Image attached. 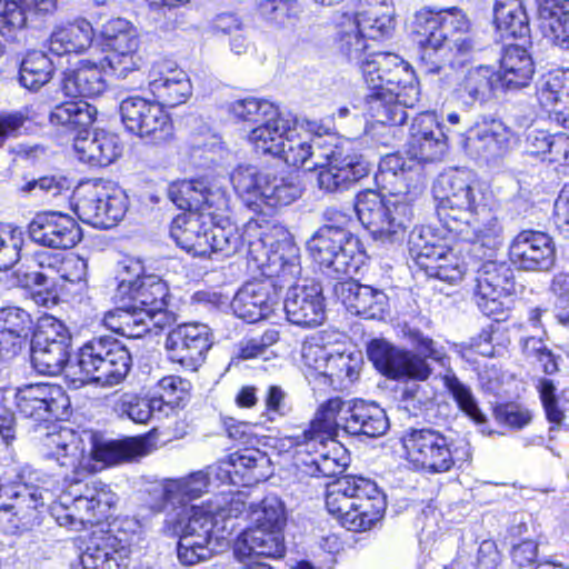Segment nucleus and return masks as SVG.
Instances as JSON below:
<instances>
[{"label": "nucleus", "instance_id": "obj_1", "mask_svg": "<svg viewBox=\"0 0 569 569\" xmlns=\"http://www.w3.org/2000/svg\"><path fill=\"white\" fill-rule=\"evenodd\" d=\"M433 192L438 218L448 232L475 248H485V256L501 248L502 226L483 202V194L472 186L468 170L452 169L440 174Z\"/></svg>", "mask_w": 569, "mask_h": 569}, {"label": "nucleus", "instance_id": "obj_2", "mask_svg": "<svg viewBox=\"0 0 569 569\" xmlns=\"http://www.w3.org/2000/svg\"><path fill=\"white\" fill-rule=\"evenodd\" d=\"M258 244L259 242L250 244V252L258 267L269 278L278 279V289L288 287L283 301L288 321L303 328L320 326L326 318L321 286L307 279L301 283L296 282L301 274L299 248L290 241L279 242L267 256V260H263L254 254L253 247Z\"/></svg>", "mask_w": 569, "mask_h": 569}, {"label": "nucleus", "instance_id": "obj_3", "mask_svg": "<svg viewBox=\"0 0 569 569\" xmlns=\"http://www.w3.org/2000/svg\"><path fill=\"white\" fill-rule=\"evenodd\" d=\"M469 21L457 8L416 13L412 22L415 41L421 48V68L427 74L439 73L448 63L452 68L463 66L475 51V42L463 36Z\"/></svg>", "mask_w": 569, "mask_h": 569}, {"label": "nucleus", "instance_id": "obj_4", "mask_svg": "<svg viewBox=\"0 0 569 569\" xmlns=\"http://www.w3.org/2000/svg\"><path fill=\"white\" fill-rule=\"evenodd\" d=\"M405 336L413 350L398 348L386 340L375 339L368 346V358L375 368L392 380L426 381L432 375L429 361L445 366L446 348L418 329L408 328Z\"/></svg>", "mask_w": 569, "mask_h": 569}, {"label": "nucleus", "instance_id": "obj_5", "mask_svg": "<svg viewBox=\"0 0 569 569\" xmlns=\"http://www.w3.org/2000/svg\"><path fill=\"white\" fill-rule=\"evenodd\" d=\"M326 506L348 530L367 531L381 520L387 502L376 482L348 475L329 485Z\"/></svg>", "mask_w": 569, "mask_h": 569}, {"label": "nucleus", "instance_id": "obj_6", "mask_svg": "<svg viewBox=\"0 0 569 569\" xmlns=\"http://www.w3.org/2000/svg\"><path fill=\"white\" fill-rule=\"evenodd\" d=\"M97 116V108L84 100L66 101L57 104L50 112L52 126L67 130H78L73 140V150L78 159L94 167H106L116 161L122 152L117 134L100 130L89 132Z\"/></svg>", "mask_w": 569, "mask_h": 569}, {"label": "nucleus", "instance_id": "obj_7", "mask_svg": "<svg viewBox=\"0 0 569 569\" xmlns=\"http://www.w3.org/2000/svg\"><path fill=\"white\" fill-rule=\"evenodd\" d=\"M390 197L366 189L360 191L355 201V211L361 224L373 239L381 242H396L403 238L411 222L413 212L407 193L390 189Z\"/></svg>", "mask_w": 569, "mask_h": 569}, {"label": "nucleus", "instance_id": "obj_8", "mask_svg": "<svg viewBox=\"0 0 569 569\" xmlns=\"http://www.w3.org/2000/svg\"><path fill=\"white\" fill-rule=\"evenodd\" d=\"M167 522L179 537L177 557L183 566H194L209 560L214 552V528L218 526L210 503L183 506Z\"/></svg>", "mask_w": 569, "mask_h": 569}, {"label": "nucleus", "instance_id": "obj_9", "mask_svg": "<svg viewBox=\"0 0 569 569\" xmlns=\"http://www.w3.org/2000/svg\"><path fill=\"white\" fill-rule=\"evenodd\" d=\"M76 367L82 373V380L113 387L127 378L132 357L119 339L112 336L94 337L79 349Z\"/></svg>", "mask_w": 569, "mask_h": 569}, {"label": "nucleus", "instance_id": "obj_10", "mask_svg": "<svg viewBox=\"0 0 569 569\" xmlns=\"http://www.w3.org/2000/svg\"><path fill=\"white\" fill-rule=\"evenodd\" d=\"M141 269L139 262L121 266L116 297L148 311L150 319L154 320V328L163 329L173 321V316L167 311V283L156 274L140 277Z\"/></svg>", "mask_w": 569, "mask_h": 569}, {"label": "nucleus", "instance_id": "obj_11", "mask_svg": "<svg viewBox=\"0 0 569 569\" xmlns=\"http://www.w3.org/2000/svg\"><path fill=\"white\" fill-rule=\"evenodd\" d=\"M70 347L71 335L61 320L50 315L38 319L31 340V362L39 373L57 376L64 369L72 372Z\"/></svg>", "mask_w": 569, "mask_h": 569}, {"label": "nucleus", "instance_id": "obj_12", "mask_svg": "<svg viewBox=\"0 0 569 569\" xmlns=\"http://www.w3.org/2000/svg\"><path fill=\"white\" fill-rule=\"evenodd\" d=\"M398 63V54L391 52H373L359 66L363 80L370 91L365 99V110L376 122L390 126L403 124L407 111L400 104L385 102L386 78L391 67Z\"/></svg>", "mask_w": 569, "mask_h": 569}, {"label": "nucleus", "instance_id": "obj_13", "mask_svg": "<svg viewBox=\"0 0 569 569\" xmlns=\"http://www.w3.org/2000/svg\"><path fill=\"white\" fill-rule=\"evenodd\" d=\"M358 239L346 228L321 227L308 241L315 262L329 277L341 278L358 269L355 261Z\"/></svg>", "mask_w": 569, "mask_h": 569}, {"label": "nucleus", "instance_id": "obj_14", "mask_svg": "<svg viewBox=\"0 0 569 569\" xmlns=\"http://www.w3.org/2000/svg\"><path fill=\"white\" fill-rule=\"evenodd\" d=\"M407 459L417 469L428 473L451 470L453 458L452 440L433 428L409 429L401 438Z\"/></svg>", "mask_w": 569, "mask_h": 569}, {"label": "nucleus", "instance_id": "obj_15", "mask_svg": "<svg viewBox=\"0 0 569 569\" xmlns=\"http://www.w3.org/2000/svg\"><path fill=\"white\" fill-rule=\"evenodd\" d=\"M410 251L417 266L429 278L455 284L466 273V263L451 249L436 242L430 228H422L410 237Z\"/></svg>", "mask_w": 569, "mask_h": 569}, {"label": "nucleus", "instance_id": "obj_16", "mask_svg": "<svg viewBox=\"0 0 569 569\" xmlns=\"http://www.w3.org/2000/svg\"><path fill=\"white\" fill-rule=\"evenodd\" d=\"M83 456L88 466H78L77 476L96 472L106 466L129 462L149 453V443L143 438L106 439L91 430L82 431Z\"/></svg>", "mask_w": 569, "mask_h": 569}, {"label": "nucleus", "instance_id": "obj_17", "mask_svg": "<svg viewBox=\"0 0 569 569\" xmlns=\"http://www.w3.org/2000/svg\"><path fill=\"white\" fill-rule=\"evenodd\" d=\"M119 111L124 128L149 142H164L173 133L169 114L156 100L130 96L121 101Z\"/></svg>", "mask_w": 569, "mask_h": 569}, {"label": "nucleus", "instance_id": "obj_18", "mask_svg": "<svg viewBox=\"0 0 569 569\" xmlns=\"http://www.w3.org/2000/svg\"><path fill=\"white\" fill-rule=\"evenodd\" d=\"M101 38L108 51L103 61L117 78L126 79L139 70L142 58L138 52V32L128 20L117 18L107 21L102 26Z\"/></svg>", "mask_w": 569, "mask_h": 569}, {"label": "nucleus", "instance_id": "obj_19", "mask_svg": "<svg viewBox=\"0 0 569 569\" xmlns=\"http://www.w3.org/2000/svg\"><path fill=\"white\" fill-rule=\"evenodd\" d=\"M472 250L476 254H481L482 258H491L497 251L495 250L491 256H485V251H487L485 248L473 247ZM513 270L507 262L491 259L485 261L477 270L475 278L473 300L479 310L488 317L500 313L502 311L500 299L513 291Z\"/></svg>", "mask_w": 569, "mask_h": 569}, {"label": "nucleus", "instance_id": "obj_20", "mask_svg": "<svg viewBox=\"0 0 569 569\" xmlns=\"http://www.w3.org/2000/svg\"><path fill=\"white\" fill-rule=\"evenodd\" d=\"M331 151L327 159L316 168H319L317 184L327 193L341 192L365 178L369 173V163L359 154L351 151L348 141L331 144Z\"/></svg>", "mask_w": 569, "mask_h": 569}, {"label": "nucleus", "instance_id": "obj_21", "mask_svg": "<svg viewBox=\"0 0 569 569\" xmlns=\"http://www.w3.org/2000/svg\"><path fill=\"white\" fill-rule=\"evenodd\" d=\"M170 200L181 210L193 211L202 218L211 220L224 218L230 209V198L227 191L216 184L208 186L202 180H183L169 187Z\"/></svg>", "mask_w": 569, "mask_h": 569}, {"label": "nucleus", "instance_id": "obj_22", "mask_svg": "<svg viewBox=\"0 0 569 569\" xmlns=\"http://www.w3.org/2000/svg\"><path fill=\"white\" fill-rule=\"evenodd\" d=\"M212 343V333L207 325L186 322L168 332L164 347L171 361L196 371L204 362Z\"/></svg>", "mask_w": 569, "mask_h": 569}, {"label": "nucleus", "instance_id": "obj_23", "mask_svg": "<svg viewBox=\"0 0 569 569\" xmlns=\"http://www.w3.org/2000/svg\"><path fill=\"white\" fill-rule=\"evenodd\" d=\"M508 253L510 262L525 272H549L557 261L552 237L532 229L516 234L509 244Z\"/></svg>", "mask_w": 569, "mask_h": 569}, {"label": "nucleus", "instance_id": "obj_24", "mask_svg": "<svg viewBox=\"0 0 569 569\" xmlns=\"http://www.w3.org/2000/svg\"><path fill=\"white\" fill-rule=\"evenodd\" d=\"M28 234L34 243L54 249L72 248L82 238L77 221L59 211L38 212L28 224Z\"/></svg>", "mask_w": 569, "mask_h": 569}, {"label": "nucleus", "instance_id": "obj_25", "mask_svg": "<svg viewBox=\"0 0 569 569\" xmlns=\"http://www.w3.org/2000/svg\"><path fill=\"white\" fill-rule=\"evenodd\" d=\"M32 261L38 269L30 271L18 269L17 283L22 288L34 289L32 300L38 306L47 308L54 306L60 253L40 250L33 253Z\"/></svg>", "mask_w": 569, "mask_h": 569}, {"label": "nucleus", "instance_id": "obj_26", "mask_svg": "<svg viewBox=\"0 0 569 569\" xmlns=\"http://www.w3.org/2000/svg\"><path fill=\"white\" fill-rule=\"evenodd\" d=\"M511 137V130L501 120L483 117L468 129L461 143L470 156L492 160L509 151Z\"/></svg>", "mask_w": 569, "mask_h": 569}, {"label": "nucleus", "instance_id": "obj_27", "mask_svg": "<svg viewBox=\"0 0 569 569\" xmlns=\"http://www.w3.org/2000/svg\"><path fill=\"white\" fill-rule=\"evenodd\" d=\"M66 402L63 389L54 383H26L17 387L14 391L17 412L37 421L57 417Z\"/></svg>", "mask_w": 569, "mask_h": 569}, {"label": "nucleus", "instance_id": "obj_28", "mask_svg": "<svg viewBox=\"0 0 569 569\" xmlns=\"http://www.w3.org/2000/svg\"><path fill=\"white\" fill-rule=\"evenodd\" d=\"M126 209L122 198L102 193L96 187L76 193L74 211L79 219L98 229L116 226L124 216Z\"/></svg>", "mask_w": 569, "mask_h": 569}, {"label": "nucleus", "instance_id": "obj_29", "mask_svg": "<svg viewBox=\"0 0 569 569\" xmlns=\"http://www.w3.org/2000/svg\"><path fill=\"white\" fill-rule=\"evenodd\" d=\"M11 502L0 499V530L16 535L31 530L40 525L39 507L44 505L42 491L39 488L23 487L11 495Z\"/></svg>", "mask_w": 569, "mask_h": 569}, {"label": "nucleus", "instance_id": "obj_30", "mask_svg": "<svg viewBox=\"0 0 569 569\" xmlns=\"http://www.w3.org/2000/svg\"><path fill=\"white\" fill-rule=\"evenodd\" d=\"M337 138L330 134H306L296 131V121L290 123L283 139V151L277 154L289 166H306L307 169H316L328 157L331 144Z\"/></svg>", "mask_w": 569, "mask_h": 569}, {"label": "nucleus", "instance_id": "obj_31", "mask_svg": "<svg viewBox=\"0 0 569 569\" xmlns=\"http://www.w3.org/2000/svg\"><path fill=\"white\" fill-rule=\"evenodd\" d=\"M335 296L346 309L365 319H382L388 310V296L383 290L362 284L351 277L333 286Z\"/></svg>", "mask_w": 569, "mask_h": 569}, {"label": "nucleus", "instance_id": "obj_32", "mask_svg": "<svg viewBox=\"0 0 569 569\" xmlns=\"http://www.w3.org/2000/svg\"><path fill=\"white\" fill-rule=\"evenodd\" d=\"M148 87L162 108L184 103L192 93L188 74L169 61H157L152 64L148 73Z\"/></svg>", "mask_w": 569, "mask_h": 569}, {"label": "nucleus", "instance_id": "obj_33", "mask_svg": "<svg viewBox=\"0 0 569 569\" xmlns=\"http://www.w3.org/2000/svg\"><path fill=\"white\" fill-rule=\"evenodd\" d=\"M279 297L278 281L247 282L234 295L231 308L238 318L253 323L272 313Z\"/></svg>", "mask_w": 569, "mask_h": 569}, {"label": "nucleus", "instance_id": "obj_34", "mask_svg": "<svg viewBox=\"0 0 569 569\" xmlns=\"http://www.w3.org/2000/svg\"><path fill=\"white\" fill-rule=\"evenodd\" d=\"M502 90L493 67L479 64L466 70L456 84L453 98L467 108L483 106Z\"/></svg>", "mask_w": 569, "mask_h": 569}, {"label": "nucleus", "instance_id": "obj_35", "mask_svg": "<svg viewBox=\"0 0 569 569\" xmlns=\"http://www.w3.org/2000/svg\"><path fill=\"white\" fill-rule=\"evenodd\" d=\"M258 223L256 221H249L246 223L243 232L241 233L238 228L227 222V224L221 226L220 223H211L209 226V250L206 257H211L212 254L226 258L231 257L239 252L247 242V251L248 254L257 262L253 256L250 252V244L253 242H259L258 246H254V254L261 257V259L267 260V256L271 253L270 251H264L262 239L259 237L257 240L248 239L252 236V233L257 230Z\"/></svg>", "mask_w": 569, "mask_h": 569}, {"label": "nucleus", "instance_id": "obj_36", "mask_svg": "<svg viewBox=\"0 0 569 569\" xmlns=\"http://www.w3.org/2000/svg\"><path fill=\"white\" fill-rule=\"evenodd\" d=\"M409 153L420 162L442 160L448 150V138L430 113L415 118L410 129Z\"/></svg>", "mask_w": 569, "mask_h": 569}, {"label": "nucleus", "instance_id": "obj_37", "mask_svg": "<svg viewBox=\"0 0 569 569\" xmlns=\"http://www.w3.org/2000/svg\"><path fill=\"white\" fill-rule=\"evenodd\" d=\"M351 401H345L340 397L330 398L318 408L309 429L298 435L299 439L308 446H325L338 436L339 430L343 431V418L348 416Z\"/></svg>", "mask_w": 569, "mask_h": 569}, {"label": "nucleus", "instance_id": "obj_38", "mask_svg": "<svg viewBox=\"0 0 569 569\" xmlns=\"http://www.w3.org/2000/svg\"><path fill=\"white\" fill-rule=\"evenodd\" d=\"M46 457L77 475L78 466H88L89 459L83 456L82 432L77 433L69 428L47 432L41 439Z\"/></svg>", "mask_w": 569, "mask_h": 569}, {"label": "nucleus", "instance_id": "obj_39", "mask_svg": "<svg viewBox=\"0 0 569 569\" xmlns=\"http://www.w3.org/2000/svg\"><path fill=\"white\" fill-rule=\"evenodd\" d=\"M347 413L348 416L342 419L343 431L350 436L378 438L389 429V420L385 410L373 402L351 401Z\"/></svg>", "mask_w": 569, "mask_h": 569}, {"label": "nucleus", "instance_id": "obj_40", "mask_svg": "<svg viewBox=\"0 0 569 569\" xmlns=\"http://www.w3.org/2000/svg\"><path fill=\"white\" fill-rule=\"evenodd\" d=\"M286 551L282 532L261 528H248L234 545V555L241 560L253 557L281 558Z\"/></svg>", "mask_w": 569, "mask_h": 569}, {"label": "nucleus", "instance_id": "obj_41", "mask_svg": "<svg viewBox=\"0 0 569 569\" xmlns=\"http://www.w3.org/2000/svg\"><path fill=\"white\" fill-rule=\"evenodd\" d=\"M209 226L193 211L177 216L170 227V236L181 249L193 257H206L209 250Z\"/></svg>", "mask_w": 569, "mask_h": 569}, {"label": "nucleus", "instance_id": "obj_42", "mask_svg": "<svg viewBox=\"0 0 569 569\" xmlns=\"http://www.w3.org/2000/svg\"><path fill=\"white\" fill-rule=\"evenodd\" d=\"M53 0H0V34L13 39V33L23 29L36 16L49 12ZM3 44L0 41V57Z\"/></svg>", "mask_w": 569, "mask_h": 569}, {"label": "nucleus", "instance_id": "obj_43", "mask_svg": "<svg viewBox=\"0 0 569 569\" xmlns=\"http://www.w3.org/2000/svg\"><path fill=\"white\" fill-rule=\"evenodd\" d=\"M395 64L387 74L383 98L388 104H400L406 111L419 101V84L410 64L401 57L398 56Z\"/></svg>", "mask_w": 569, "mask_h": 569}, {"label": "nucleus", "instance_id": "obj_44", "mask_svg": "<svg viewBox=\"0 0 569 569\" xmlns=\"http://www.w3.org/2000/svg\"><path fill=\"white\" fill-rule=\"evenodd\" d=\"M296 466L300 471L310 477H335L341 473L346 466V457H337L326 451L325 446H306L302 439L295 438Z\"/></svg>", "mask_w": 569, "mask_h": 569}, {"label": "nucleus", "instance_id": "obj_45", "mask_svg": "<svg viewBox=\"0 0 569 569\" xmlns=\"http://www.w3.org/2000/svg\"><path fill=\"white\" fill-rule=\"evenodd\" d=\"M107 67L103 59L99 62L81 60L79 66L64 73L62 89L67 96L94 98L107 88V81L102 71Z\"/></svg>", "mask_w": 569, "mask_h": 569}, {"label": "nucleus", "instance_id": "obj_46", "mask_svg": "<svg viewBox=\"0 0 569 569\" xmlns=\"http://www.w3.org/2000/svg\"><path fill=\"white\" fill-rule=\"evenodd\" d=\"M129 547L120 539L108 535L92 541L80 556L83 569H127Z\"/></svg>", "mask_w": 569, "mask_h": 569}, {"label": "nucleus", "instance_id": "obj_47", "mask_svg": "<svg viewBox=\"0 0 569 569\" xmlns=\"http://www.w3.org/2000/svg\"><path fill=\"white\" fill-rule=\"evenodd\" d=\"M119 306L104 316V323L112 331L138 339L154 328V320L146 310L138 308V305L129 302L124 298H118Z\"/></svg>", "mask_w": 569, "mask_h": 569}, {"label": "nucleus", "instance_id": "obj_48", "mask_svg": "<svg viewBox=\"0 0 569 569\" xmlns=\"http://www.w3.org/2000/svg\"><path fill=\"white\" fill-rule=\"evenodd\" d=\"M32 331L33 319L26 309L18 306L0 308V350L16 355Z\"/></svg>", "mask_w": 569, "mask_h": 569}, {"label": "nucleus", "instance_id": "obj_49", "mask_svg": "<svg viewBox=\"0 0 569 569\" xmlns=\"http://www.w3.org/2000/svg\"><path fill=\"white\" fill-rule=\"evenodd\" d=\"M500 86L506 90L527 87L533 76V62L527 50L520 46H507L500 59Z\"/></svg>", "mask_w": 569, "mask_h": 569}, {"label": "nucleus", "instance_id": "obj_50", "mask_svg": "<svg viewBox=\"0 0 569 569\" xmlns=\"http://www.w3.org/2000/svg\"><path fill=\"white\" fill-rule=\"evenodd\" d=\"M335 44L337 50L347 58L348 61L361 64L369 57L367 54V40L363 37L362 29L352 13H340L336 19Z\"/></svg>", "mask_w": 569, "mask_h": 569}, {"label": "nucleus", "instance_id": "obj_51", "mask_svg": "<svg viewBox=\"0 0 569 569\" xmlns=\"http://www.w3.org/2000/svg\"><path fill=\"white\" fill-rule=\"evenodd\" d=\"M293 120L276 112L272 119H266L257 124L248 136L250 143L257 152L262 154H277L283 151V139Z\"/></svg>", "mask_w": 569, "mask_h": 569}, {"label": "nucleus", "instance_id": "obj_52", "mask_svg": "<svg viewBox=\"0 0 569 569\" xmlns=\"http://www.w3.org/2000/svg\"><path fill=\"white\" fill-rule=\"evenodd\" d=\"M538 18L545 38L561 49H569V4L543 0L538 6Z\"/></svg>", "mask_w": 569, "mask_h": 569}, {"label": "nucleus", "instance_id": "obj_53", "mask_svg": "<svg viewBox=\"0 0 569 569\" xmlns=\"http://www.w3.org/2000/svg\"><path fill=\"white\" fill-rule=\"evenodd\" d=\"M92 36V26L87 20L57 28L49 38V51L56 56L81 53L90 47Z\"/></svg>", "mask_w": 569, "mask_h": 569}, {"label": "nucleus", "instance_id": "obj_54", "mask_svg": "<svg viewBox=\"0 0 569 569\" xmlns=\"http://www.w3.org/2000/svg\"><path fill=\"white\" fill-rule=\"evenodd\" d=\"M495 24L501 38H526L530 33L529 20L521 0H496Z\"/></svg>", "mask_w": 569, "mask_h": 569}, {"label": "nucleus", "instance_id": "obj_55", "mask_svg": "<svg viewBox=\"0 0 569 569\" xmlns=\"http://www.w3.org/2000/svg\"><path fill=\"white\" fill-rule=\"evenodd\" d=\"M269 171H261L251 164H240L230 174L234 191L253 210L261 208L263 184Z\"/></svg>", "mask_w": 569, "mask_h": 569}, {"label": "nucleus", "instance_id": "obj_56", "mask_svg": "<svg viewBox=\"0 0 569 569\" xmlns=\"http://www.w3.org/2000/svg\"><path fill=\"white\" fill-rule=\"evenodd\" d=\"M161 401L153 400L137 392H123L113 401V411L121 418H128L136 423H148L153 417L162 416Z\"/></svg>", "mask_w": 569, "mask_h": 569}, {"label": "nucleus", "instance_id": "obj_57", "mask_svg": "<svg viewBox=\"0 0 569 569\" xmlns=\"http://www.w3.org/2000/svg\"><path fill=\"white\" fill-rule=\"evenodd\" d=\"M261 204L271 208L289 206L301 197L302 189L292 176H278L268 172V179L263 184Z\"/></svg>", "mask_w": 569, "mask_h": 569}, {"label": "nucleus", "instance_id": "obj_58", "mask_svg": "<svg viewBox=\"0 0 569 569\" xmlns=\"http://www.w3.org/2000/svg\"><path fill=\"white\" fill-rule=\"evenodd\" d=\"M53 71V63L46 53L32 51L20 64L19 82L24 88L37 91L50 81Z\"/></svg>", "mask_w": 569, "mask_h": 569}, {"label": "nucleus", "instance_id": "obj_59", "mask_svg": "<svg viewBox=\"0 0 569 569\" xmlns=\"http://www.w3.org/2000/svg\"><path fill=\"white\" fill-rule=\"evenodd\" d=\"M216 471L209 467L206 471L192 472L187 477L171 480L164 489L168 500L184 503L187 500L199 498L208 490L210 476Z\"/></svg>", "mask_w": 569, "mask_h": 569}, {"label": "nucleus", "instance_id": "obj_60", "mask_svg": "<svg viewBox=\"0 0 569 569\" xmlns=\"http://www.w3.org/2000/svg\"><path fill=\"white\" fill-rule=\"evenodd\" d=\"M92 499V496L88 493L86 487L84 491L72 500L71 506L66 507L63 513L57 516L59 525L79 529L87 523L93 525L100 522L101 520L94 510Z\"/></svg>", "mask_w": 569, "mask_h": 569}, {"label": "nucleus", "instance_id": "obj_61", "mask_svg": "<svg viewBox=\"0 0 569 569\" xmlns=\"http://www.w3.org/2000/svg\"><path fill=\"white\" fill-rule=\"evenodd\" d=\"M316 353H323L325 371L323 375L330 380V385L338 382L342 385L347 379L349 382L358 377V359L352 353H327L321 348H316Z\"/></svg>", "mask_w": 569, "mask_h": 569}, {"label": "nucleus", "instance_id": "obj_62", "mask_svg": "<svg viewBox=\"0 0 569 569\" xmlns=\"http://www.w3.org/2000/svg\"><path fill=\"white\" fill-rule=\"evenodd\" d=\"M443 383L461 411L478 425L486 422V416L478 407L477 400L467 385L461 382L453 373L446 375Z\"/></svg>", "mask_w": 569, "mask_h": 569}, {"label": "nucleus", "instance_id": "obj_63", "mask_svg": "<svg viewBox=\"0 0 569 569\" xmlns=\"http://www.w3.org/2000/svg\"><path fill=\"white\" fill-rule=\"evenodd\" d=\"M229 110L236 118L256 126L266 119H272L278 112V109L271 102L253 97L233 101Z\"/></svg>", "mask_w": 569, "mask_h": 569}, {"label": "nucleus", "instance_id": "obj_64", "mask_svg": "<svg viewBox=\"0 0 569 569\" xmlns=\"http://www.w3.org/2000/svg\"><path fill=\"white\" fill-rule=\"evenodd\" d=\"M190 388V382L178 376L163 377L159 381L161 393L152 397L153 400L161 401L160 412L162 416H169L186 399Z\"/></svg>", "mask_w": 569, "mask_h": 569}]
</instances>
